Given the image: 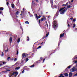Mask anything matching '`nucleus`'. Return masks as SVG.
Wrapping results in <instances>:
<instances>
[{"instance_id": "obj_1", "label": "nucleus", "mask_w": 77, "mask_h": 77, "mask_svg": "<svg viewBox=\"0 0 77 77\" xmlns=\"http://www.w3.org/2000/svg\"><path fill=\"white\" fill-rule=\"evenodd\" d=\"M65 7H64L63 8H61L59 10V12L61 14H62L63 15V14H64V13H65V12L66 11V9H65Z\"/></svg>"}, {"instance_id": "obj_2", "label": "nucleus", "mask_w": 77, "mask_h": 77, "mask_svg": "<svg viewBox=\"0 0 77 77\" xmlns=\"http://www.w3.org/2000/svg\"><path fill=\"white\" fill-rule=\"evenodd\" d=\"M18 74V72H14L12 73H10L9 74V77H11L12 76H14V75H14V77H17V75Z\"/></svg>"}, {"instance_id": "obj_3", "label": "nucleus", "mask_w": 77, "mask_h": 77, "mask_svg": "<svg viewBox=\"0 0 77 77\" xmlns=\"http://www.w3.org/2000/svg\"><path fill=\"white\" fill-rule=\"evenodd\" d=\"M28 55V54L26 53H24L22 54V61H24V60H25V58L27 57V56Z\"/></svg>"}, {"instance_id": "obj_4", "label": "nucleus", "mask_w": 77, "mask_h": 77, "mask_svg": "<svg viewBox=\"0 0 77 77\" xmlns=\"http://www.w3.org/2000/svg\"><path fill=\"white\" fill-rule=\"evenodd\" d=\"M76 70H77V65H75V67H73V68L71 69L70 71H71V72H74V71H75Z\"/></svg>"}, {"instance_id": "obj_5", "label": "nucleus", "mask_w": 77, "mask_h": 77, "mask_svg": "<svg viewBox=\"0 0 77 77\" xmlns=\"http://www.w3.org/2000/svg\"><path fill=\"white\" fill-rule=\"evenodd\" d=\"M64 35H65V33H63L62 34H61L60 35V38H62L64 36Z\"/></svg>"}, {"instance_id": "obj_6", "label": "nucleus", "mask_w": 77, "mask_h": 77, "mask_svg": "<svg viewBox=\"0 0 77 77\" xmlns=\"http://www.w3.org/2000/svg\"><path fill=\"white\" fill-rule=\"evenodd\" d=\"M4 48H8V47L7 46V45H6V44L5 43L4 44Z\"/></svg>"}, {"instance_id": "obj_7", "label": "nucleus", "mask_w": 77, "mask_h": 77, "mask_svg": "<svg viewBox=\"0 0 77 77\" xmlns=\"http://www.w3.org/2000/svg\"><path fill=\"white\" fill-rule=\"evenodd\" d=\"M9 41L10 43H11V42H12V37H10Z\"/></svg>"}, {"instance_id": "obj_8", "label": "nucleus", "mask_w": 77, "mask_h": 77, "mask_svg": "<svg viewBox=\"0 0 77 77\" xmlns=\"http://www.w3.org/2000/svg\"><path fill=\"white\" fill-rule=\"evenodd\" d=\"M57 16H58V13H57V12L56 15H55L54 17V18H56V17H57Z\"/></svg>"}, {"instance_id": "obj_9", "label": "nucleus", "mask_w": 77, "mask_h": 77, "mask_svg": "<svg viewBox=\"0 0 77 77\" xmlns=\"http://www.w3.org/2000/svg\"><path fill=\"white\" fill-rule=\"evenodd\" d=\"M72 73L71 72H70L69 74V77H71L72 76Z\"/></svg>"}, {"instance_id": "obj_10", "label": "nucleus", "mask_w": 77, "mask_h": 77, "mask_svg": "<svg viewBox=\"0 0 77 77\" xmlns=\"http://www.w3.org/2000/svg\"><path fill=\"white\" fill-rule=\"evenodd\" d=\"M19 69H20V67L19 66L15 68V69H16V70H18Z\"/></svg>"}, {"instance_id": "obj_11", "label": "nucleus", "mask_w": 77, "mask_h": 77, "mask_svg": "<svg viewBox=\"0 0 77 77\" xmlns=\"http://www.w3.org/2000/svg\"><path fill=\"white\" fill-rule=\"evenodd\" d=\"M25 60L26 62H27L29 60V58L27 57L25 58Z\"/></svg>"}, {"instance_id": "obj_12", "label": "nucleus", "mask_w": 77, "mask_h": 77, "mask_svg": "<svg viewBox=\"0 0 77 77\" xmlns=\"http://www.w3.org/2000/svg\"><path fill=\"white\" fill-rule=\"evenodd\" d=\"M20 42V38H18L17 39V42L18 43H19V42Z\"/></svg>"}, {"instance_id": "obj_13", "label": "nucleus", "mask_w": 77, "mask_h": 77, "mask_svg": "<svg viewBox=\"0 0 77 77\" xmlns=\"http://www.w3.org/2000/svg\"><path fill=\"white\" fill-rule=\"evenodd\" d=\"M45 21V20H46V19H44V18H42L41 19V21Z\"/></svg>"}, {"instance_id": "obj_14", "label": "nucleus", "mask_w": 77, "mask_h": 77, "mask_svg": "<svg viewBox=\"0 0 77 77\" xmlns=\"http://www.w3.org/2000/svg\"><path fill=\"white\" fill-rule=\"evenodd\" d=\"M54 29H55V28H56V27H57V26L55 25L56 23H54Z\"/></svg>"}, {"instance_id": "obj_15", "label": "nucleus", "mask_w": 77, "mask_h": 77, "mask_svg": "<svg viewBox=\"0 0 77 77\" xmlns=\"http://www.w3.org/2000/svg\"><path fill=\"white\" fill-rule=\"evenodd\" d=\"M11 7L12 8H15V6H14V4H11Z\"/></svg>"}, {"instance_id": "obj_16", "label": "nucleus", "mask_w": 77, "mask_h": 77, "mask_svg": "<svg viewBox=\"0 0 77 77\" xmlns=\"http://www.w3.org/2000/svg\"><path fill=\"white\" fill-rule=\"evenodd\" d=\"M76 57H77V55H75V57L72 59V60H74L75 59H76Z\"/></svg>"}, {"instance_id": "obj_17", "label": "nucleus", "mask_w": 77, "mask_h": 77, "mask_svg": "<svg viewBox=\"0 0 77 77\" xmlns=\"http://www.w3.org/2000/svg\"><path fill=\"white\" fill-rule=\"evenodd\" d=\"M35 16L37 20H39V18H38V15L37 14H35Z\"/></svg>"}, {"instance_id": "obj_18", "label": "nucleus", "mask_w": 77, "mask_h": 77, "mask_svg": "<svg viewBox=\"0 0 77 77\" xmlns=\"http://www.w3.org/2000/svg\"><path fill=\"white\" fill-rule=\"evenodd\" d=\"M29 66L31 68H33V67H34V66H35V65L34 64H33V65H31V66Z\"/></svg>"}, {"instance_id": "obj_19", "label": "nucleus", "mask_w": 77, "mask_h": 77, "mask_svg": "<svg viewBox=\"0 0 77 77\" xmlns=\"http://www.w3.org/2000/svg\"><path fill=\"white\" fill-rule=\"evenodd\" d=\"M2 61L0 62V66H2L3 65V64H2Z\"/></svg>"}, {"instance_id": "obj_20", "label": "nucleus", "mask_w": 77, "mask_h": 77, "mask_svg": "<svg viewBox=\"0 0 77 77\" xmlns=\"http://www.w3.org/2000/svg\"><path fill=\"white\" fill-rule=\"evenodd\" d=\"M31 53H32V52L30 53L29 54V55H31V54L32 56V55H33V54H34V53H32V54Z\"/></svg>"}, {"instance_id": "obj_21", "label": "nucleus", "mask_w": 77, "mask_h": 77, "mask_svg": "<svg viewBox=\"0 0 77 77\" xmlns=\"http://www.w3.org/2000/svg\"><path fill=\"white\" fill-rule=\"evenodd\" d=\"M25 23L26 24H29V22L28 21H26L25 22Z\"/></svg>"}, {"instance_id": "obj_22", "label": "nucleus", "mask_w": 77, "mask_h": 77, "mask_svg": "<svg viewBox=\"0 0 77 77\" xmlns=\"http://www.w3.org/2000/svg\"><path fill=\"white\" fill-rule=\"evenodd\" d=\"M4 51H5V53H6V52H8V50H9V49H7L6 50H5V49H4Z\"/></svg>"}, {"instance_id": "obj_23", "label": "nucleus", "mask_w": 77, "mask_h": 77, "mask_svg": "<svg viewBox=\"0 0 77 77\" xmlns=\"http://www.w3.org/2000/svg\"><path fill=\"white\" fill-rule=\"evenodd\" d=\"M4 8L3 7H1L0 8V11H3Z\"/></svg>"}, {"instance_id": "obj_24", "label": "nucleus", "mask_w": 77, "mask_h": 77, "mask_svg": "<svg viewBox=\"0 0 77 77\" xmlns=\"http://www.w3.org/2000/svg\"><path fill=\"white\" fill-rule=\"evenodd\" d=\"M64 75L65 76H68V74L67 73H65L64 74Z\"/></svg>"}, {"instance_id": "obj_25", "label": "nucleus", "mask_w": 77, "mask_h": 77, "mask_svg": "<svg viewBox=\"0 0 77 77\" xmlns=\"http://www.w3.org/2000/svg\"><path fill=\"white\" fill-rule=\"evenodd\" d=\"M67 8H71V5H69L67 7Z\"/></svg>"}, {"instance_id": "obj_26", "label": "nucleus", "mask_w": 77, "mask_h": 77, "mask_svg": "<svg viewBox=\"0 0 77 77\" xmlns=\"http://www.w3.org/2000/svg\"><path fill=\"white\" fill-rule=\"evenodd\" d=\"M18 13H19V11H17L16 12V14H15V15H18Z\"/></svg>"}, {"instance_id": "obj_27", "label": "nucleus", "mask_w": 77, "mask_h": 77, "mask_svg": "<svg viewBox=\"0 0 77 77\" xmlns=\"http://www.w3.org/2000/svg\"><path fill=\"white\" fill-rule=\"evenodd\" d=\"M73 28H75V24H73Z\"/></svg>"}, {"instance_id": "obj_28", "label": "nucleus", "mask_w": 77, "mask_h": 77, "mask_svg": "<svg viewBox=\"0 0 77 77\" xmlns=\"http://www.w3.org/2000/svg\"><path fill=\"white\" fill-rule=\"evenodd\" d=\"M2 64H6V62H3L2 61Z\"/></svg>"}, {"instance_id": "obj_29", "label": "nucleus", "mask_w": 77, "mask_h": 77, "mask_svg": "<svg viewBox=\"0 0 77 77\" xmlns=\"http://www.w3.org/2000/svg\"><path fill=\"white\" fill-rule=\"evenodd\" d=\"M27 38H28V39H27V41H29V36H27Z\"/></svg>"}, {"instance_id": "obj_30", "label": "nucleus", "mask_w": 77, "mask_h": 77, "mask_svg": "<svg viewBox=\"0 0 77 77\" xmlns=\"http://www.w3.org/2000/svg\"><path fill=\"white\" fill-rule=\"evenodd\" d=\"M4 55V54L3 53V52H2L1 54V56L2 57H3V56Z\"/></svg>"}, {"instance_id": "obj_31", "label": "nucleus", "mask_w": 77, "mask_h": 77, "mask_svg": "<svg viewBox=\"0 0 77 77\" xmlns=\"http://www.w3.org/2000/svg\"><path fill=\"white\" fill-rule=\"evenodd\" d=\"M33 55L30 56L28 57V58H32V57H33Z\"/></svg>"}, {"instance_id": "obj_32", "label": "nucleus", "mask_w": 77, "mask_h": 77, "mask_svg": "<svg viewBox=\"0 0 77 77\" xmlns=\"http://www.w3.org/2000/svg\"><path fill=\"white\" fill-rule=\"evenodd\" d=\"M10 57H8L7 59V60H8V61H9V59H10Z\"/></svg>"}, {"instance_id": "obj_33", "label": "nucleus", "mask_w": 77, "mask_h": 77, "mask_svg": "<svg viewBox=\"0 0 77 77\" xmlns=\"http://www.w3.org/2000/svg\"><path fill=\"white\" fill-rule=\"evenodd\" d=\"M41 46H38V47L36 48H41Z\"/></svg>"}, {"instance_id": "obj_34", "label": "nucleus", "mask_w": 77, "mask_h": 77, "mask_svg": "<svg viewBox=\"0 0 77 77\" xmlns=\"http://www.w3.org/2000/svg\"><path fill=\"white\" fill-rule=\"evenodd\" d=\"M42 17H43V18H44L45 20H46V17H45L44 16H43Z\"/></svg>"}, {"instance_id": "obj_35", "label": "nucleus", "mask_w": 77, "mask_h": 77, "mask_svg": "<svg viewBox=\"0 0 77 77\" xmlns=\"http://www.w3.org/2000/svg\"><path fill=\"white\" fill-rule=\"evenodd\" d=\"M71 66H69L67 67V68H68V69H69V68H71Z\"/></svg>"}, {"instance_id": "obj_36", "label": "nucleus", "mask_w": 77, "mask_h": 77, "mask_svg": "<svg viewBox=\"0 0 77 77\" xmlns=\"http://www.w3.org/2000/svg\"><path fill=\"white\" fill-rule=\"evenodd\" d=\"M75 21H76V20H75V19H74L73 20H72L73 22H75Z\"/></svg>"}, {"instance_id": "obj_37", "label": "nucleus", "mask_w": 77, "mask_h": 77, "mask_svg": "<svg viewBox=\"0 0 77 77\" xmlns=\"http://www.w3.org/2000/svg\"><path fill=\"white\" fill-rule=\"evenodd\" d=\"M18 62H17L16 63H15L14 64L15 65H17V64H18Z\"/></svg>"}, {"instance_id": "obj_38", "label": "nucleus", "mask_w": 77, "mask_h": 77, "mask_svg": "<svg viewBox=\"0 0 77 77\" xmlns=\"http://www.w3.org/2000/svg\"><path fill=\"white\" fill-rule=\"evenodd\" d=\"M38 18H40L41 17V15H39L38 16Z\"/></svg>"}, {"instance_id": "obj_39", "label": "nucleus", "mask_w": 77, "mask_h": 77, "mask_svg": "<svg viewBox=\"0 0 77 77\" xmlns=\"http://www.w3.org/2000/svg\"><path fill=\"white\" fill-rule=\"evenodd\" d=\"M48 35H49V33L48 32V33H47L46 34V37H47V36H48Z\"/></svg>"}, {"instance_id": "obj_40", "label": "nucleus", "mask_w": 77, "mask_h": 77, "mask_svg": "<svg viewBox=\"0 0 77 77\" xmlns=\"http://www.w3.org/2000/svg\"><path fill=\"white\" fill-rule=\"evenodd\" d=\"M17 60V58H15L14 60V62L16 61Z\"/></svg>"}, {"instance_id": "obj_41", "label": "nucleus", "mask_w": 77, "mask_h": 77, "mask_svg": "<svg viewBox=\"0 0 77 77\" xmlns=\"http://www.w3.org/2000/svg\"><path fill=\"white\" fill-rule=\"evenodd\" d=\"M38 22H39V24L41 23V19H39V20Z\"/></svg>"}, {"instance_id": "obj_42", "label": "nucleus", "mask_w": 77, "mask_h": 77, "mask_svg": "<svg viewBox=\"0 0 77 77\" xmlns=\"http://www.w3.org/2000/svg\"><path fill=\"white\" fill-rule=\"evenodd\" d=\"M68 2L66 3V6H68Z\"/></svg>"}, {"instance_id": "obj_43", "label": "nucleus", "mask_w": 77, "mask_h": 77, "mask_svg": "<svg viewBox=\"0 0 77 77\" xmlns=\"http://www.w3.org/2000/svg\"><path fill=\"white\" fill-rule=\"evenodd\" d=\"M63 75V74H60V76H59L58 77H61Z\"/></svg>"}, {"instance_id": "obj_44", "label": "nucleus", "mask_w": 77, "mask_h": 77, "mask_svg": "<svg viewBox=\"0 0 77 77\" xmlns=\"http://www.w3.org/2000/svg\"><path fill=\"white\" fill-rule=\"evenodd\" d=\"M17 55H18V51L17 50Z\"/></svg>"}, {"instance_id": "obj_45", "label": "nucleus", "mask_w": 77, "mask_h": 77, "mask_svg": "<svg viewBox=\"0 0 77 77\" xmlns=\"http://www.w3.org/2000/svg\"><path fill=\"white\" fill-rule=\"evenodd\" d=\"M46 37H47L46 36H45L43 37V39H45V38H46Z\"/></svg>"}, {"instance_id": "obj_46", "label": "nucleus", "mask_w": 77, "mask_h": 77, "mask_svg": "<svg viewBox=\"0 0 77 77\" xmlns=\"http://www.w3.org/2000/svg\"><path fill=\"white\" fill-rule=\"evenodd\" d=\"M50 2H51V3L52 4H53V0H50Z\"/></svg>"}, {"instance_id": "obj_47", "label": "nucleus", "mask_w": 77, "mask_h": 77, "mask_svg": "<svg viewBox=\"0 0 77 77\" xmlns=\"http://www.w3.org/2000/svg\"><path fill=\"white\" fill-rule=\"evenodd\" d=\"M34 0H32V5H33V3H34Z\"/></svg>"}, {"instance_id": "obj_48", "label": "nucleus", "mask_w": 77, "mask_h": 77, "mask_svg": "<svg viewBox=\"0 0 77 77\" xmlns=\"http://www.w3.org/2000/svg\"><path fill=\"white\" fill-rule=\"evenodd\" d=\"M60 42L58 43V46H59L60 45Z\"/></svg>"}, {"instance_id": "obj_49", "label": "nucleus", "mask_w": 77, "mask_h": 77, "mask_svg": "<svg viewBox=\"0 0 77 77\" xmlns=\"http://www.w3.org/2000/svg\"><path fill=\"white\" fill-rule=\"evenodd\" d=\"M23 73H24V70H23L22 72V74H23Z\"/></svg>"}, {"instance_id": "obj_50", "label": "nucleus", "mask_w": 77, "mask_h": 77, "mask_svg": "<svg viewBox=\"0 0 77 77\" xmlns=\"http://www.w3.org/2000/svg\"><path fill=\"white\" fill-rule=\"evenodd\" d=\"M32 5H35L36 4H35V3L33 2V4H32Z\"/></svg>"}, {"instance_id": "obj_51", "label": "nucleus", "mask_w": 77, "mask_h": 77, "mask_svg": "<svg viewBox=\"0 0 77 77\" xmlns=\"http://www.w3.org/2000/svg\"><path fill=\"white\" fill-rule=\"evenodd\" d=\"M37 49H38V48H37V49H34V51H33V52H35V51H34V50H37Z\"/></svg>"}, {"instance_id": "obj_52", "label": "nucleus", "mask_w": 77, "mask_h": 77, "mask_svg": "<svg viewBox=\"0 0 77 77\" xmlns=\"http://www.w3.org/2000/svg\"><path fill=\"white\" fill-rule=\"evenodd\" d=\"M62 6H66V5L65 4H63L62 5Z\"/></svg>"}, {"instance_id": "obj_53", "label": "nucleus", "mask_w": 77, "mask_h": 77, "mask_svg": "<svg viewBox=\"0 0 77 77\" xmlns=\"http://www.w3.org/2000/svg\"><path fill=\"white\" fill-rule=\"evenodd\" d=\"M68 67L67 68H66V69H65V71H68Z\"/></svg>"}, {"instance_id": "obj_54", "label": "nucleus", "mask_w": 77, "mask_h": 77, "mask_svg": "<svg viewBox=\"0 0 77 77\" xmlns=\"http://www.w3.org/2000/svg\"><path fill=\"white\" fill-rule=\"evenodd\" d=\"M74 63H77V60H76L74 62Z\"/></svg>"}, {"instance_id": "obj_55", "label": "nucleus", "mask_w": 77, "mask_h": 77, "mask_svg": "<svg viewBox=\"0 0 77 77\" xmlns=\"http://www.w3.org/2000/svg\"><path fill=\"white\" fill-rule=\"evenodd\" d=\"M35 1L36 2H39V1H38V0H35Z\"/></svg>"}, {"instance_id": "obj_56", "label": "nucleus", "mask_w": 77, "mask_h": 77, "mask_svg": "<svg viewBox=\"0 0 77 77\" xmlns=\"http://www.w3.org/2000/svg\"><path fill=\"white\" fill-rule=\"evenodd\" d=\"M74 76H77V73H76L75 75Z\"/></svg>"}, {"instance_id": "obj_57", "label": "nucleus", "mask_w": 77, "mask_h": 77, "mask_svg": "<svg viewBox=\"0 0 77 77\" xmlns=\"http://www.w3.org/2000/svg\"><path fill=\"white\" fill-rule=\"evenodd\" d=\"M68 3H69L70 5H71V2H69Z\"/></svg>"}, {"instance_id": "obj_58", "label": "nucleus", "mask_w": 77, "mask_h": 77, "mask_svg": "<svg viewBox=\"0 0 77 77\" xmlns=\"http://www.w3.org/2000/svg\"><path fill=\"white\" fill-rule=\"evenodd\" d=\"M7 5H9V2H7Z\"/></svg>"}, {"instance_id": "obj_59", "label": "nucleus", "mask_w": 77, "mask_h": 77, "mask_svg": "<svg viewBox=\"0 0 77 77\" xmlns=\"http://www.w3.org/2000/svg\"><path fill=\"white\" fill-rule=\"evenodd\" d=\"M72 19H73V18L72 17L70 18V20H72Z\"/></svg>"}, {"instance_id": "obj_60", "label": "nucleus", "mask_w": 77, "mask_h": 77, "mask_svg": "<svg viewBox=\"0 0 77 77\" xmlns=\"http://www.w3.org/2000/svg\"><path fill=\"white\" fill-rule=\"evenodd\" d=\"M73 1H74V0H72L71 1V2L72 3V2H73Z\"/></svg>"}, {"instance_id": "obj_61", "label": "nucleus", "mask_w": 77, "mask_h": 77, "mask_svg": "<svg viewBox=\"0 0 77 77\" xmlns=\"http://www.w3.org/2000/svg\"><path fill=\"white\" fill-rule=\"evenodd\" d=\"M68 27H70V25H69V24H68Z\"/></svg>"}, {"instance_id": "obj_62", "label": "nucleus", "mask_w": 77, "mask_h": 77, "mask_svg": "<svg viewBox=\"0 0 77 77\" xmlns=\"http://www.w3.org/2000/svg\"><path fill=\"white\" fill-rule=\"evenodd\" d=\"M43 13H42V12H41V15H42V14H43Z\"/></svg>"}, {"instance_id": "obj_63", "label": "nucleus", "mask_w": 77, "mask_h": 77, "mask_svg": "<svg viewBox=\"0 0 77 77\" xmlns=\"http://www.w3.org/2000/svg\"><path fill=\"white\" fill-rule=\"evenodd\" d=\"M44 61H45V59H44L43 60V63H44Z\"/></svg>"}, {"instance_id": "obj_64", "label": "nucleus", "mask_w": 77, "mask_h": 77, "mask_svg": "<svg viewBox=\"0 0 77 77\" xmlns=\"http://www.w3.org/2000/svg\"><path fill=\"white\" fill-rule=\"evenodd\" d=\"M7 70L8 71H10L11 70L10 69H7Z\"/></svg>"}]
</instances>
